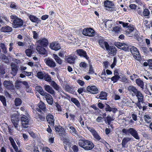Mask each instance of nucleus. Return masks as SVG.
<instances>
[{
	"label": "nucleus",
	"instance_id": "1",
	"mask_svg": "<svg viewBox=\"0 0 152 152\" xmlns=\"http://www.w3.org/2000/svg\"><path fill=\"white\" fill-rule=\"evenodd\" d=\"M78 145L86 150H91L94 146L92 142L85 139L80 140L78 142Z\"/></svg>",
	"mask_w": 152,
	"mask_h": 152
},
{
	"label": "nucleus",
	"instance_id": "2",
	"mask_svg": "<svg viewBox=\"0 0 152 152\" xmlns=\"http://www.w3.org/2000/svg\"><path fill=\"white\" fill-rule=\"evenodd\" d=\"M10 17L11 19L14 20L12 23L13 28H16L23 26V23L21 19L15 15H11Z\"/></svg>",
	"mask_w": 152,
	"mask_h": 152
},
{
	"label": "nucleus",
	"instance_id": "3",
	"mask_svg": "<svg viewBox=\"0 0 152 152\" xmlns=\"http://www.w3.org/2000/svg\"><path fill=\"white\" fill-rule=\"evenodd\" d=\"M129 50L135 59L137 60L140 59L141 57L139 51L134 46L132 47H130Z\"/></svg>",
	"mask_w": 152,
	"mask_h": 152
},
{
	"label": "nucleus",
	"instance_id": "4",
	"mask_svg": "<svg viewBox=\"0 0 152 152\" xmlns=\"http://www.w3.org/2000/svg\"><path fill=\"white\" fill-rule=\"evenodd\" d=\"M83 34L85 36L93 37L95 35V31L91 28H84L83 31Z\"/></svg>",
	"mask_w": 152,
	"mask_h": 152
},
{
	"label": "nucleus",
	"instance_id": "5",
	"mask_svg": "<svg viewBox=\"0 0 152 152\" xmlns=\"http://www.w3.org/2000/svg\"><path fill=\"white\" fill-rule=\"evenodd\" d=\"M127 29L126 31V34L129 37H132L133 34V32H135V34L134 35L136 36L137 35V32L136 30L134 29V28L132 26H129L127 28Z\"/></svg>",
	"mask_w": 152,
	"mask_h": 152
},
{
	"label": "nucleus",
	"instance_id": "6",
	"mask_svg": "<svg viewBox=\"0 0 152 152\" xmlns=\"http://www.w3.org/2000/svg\"><path fill=\"white\" fill-rule=\"evenodd\" d=\"M22 126L23 128L26 129L28 127L29 120L28 118L25 115H23L20 118Z\"/></svg>",
	"mask_w": 152,
	"mask_h": 152
},
{
	"label": "nucleus",
	"instance_id": "7",
	"mask_svg": "<svg viewBox=\"0 0 152 152\" xmlns=\"http://www.w3.org/2000/svg\"><path fill=\"white\" fill-rule=\"evenodd\" d=\"M39 45L44 47H46L49 44L48 39L45 38L41 37L37 42Z\"/></svg>",
	"mask_w": 152,
	"mask_h": 152
},
{
	"label": "nucleus",
	"instance_id": "8",
	"mask_svg": "<svg viewBox=\"0 0 152 152\" xmlns=\"http://www.w3.org/2000/svg\"><path fill=\"white\" fill-rule=\"evenodd\" d=\"M45 61L46 65L50 67H54L56 66L55 62L53 59L51 58H45Z\"/></svg>",
	"mask_w": 152,
	"mask_h": 152
},
{
	"label": "nucleus",
	"instance_id": "9",
	"mask_svg": "<svg viewBox=\"0 0 152 152\" xmlns=\"http://www.w3.org/2000/svg\"><path fill=\"white\" fill-rule=\"evenodd\" d=\"M86 90L88 92L94 94H97L99 92L97 88L94 86H88Z\"/></svg>",
	"mask_w": 152,
	"mask_h": 152
},
{
	"label": "nucleus",
	"instance_id": "10",
	"mask_svg": "<svg viewBox=\"0 0 152 152\" xmlns=\"http://www.w3.org/2000/svg\"><path fill=\"white\" fill-rule=\"evenodd\" d=\"M3 84L4 86L8 89L13 90L14 89V86L10 80L4 81Z\"/></svg>",
	"mask_w": 152,
	"mask_h": 152
},
{
	"label": "nucleus",
	"instance_id": "11",
	"mask_svg": "<svg viewBox=\"0 0 152 152\" xmlns=\"http://www.w3.org/2000/svg\"><path fill=\"white\" fill-rule=\"evenodd\" d=\"M38 108L36 109L37 111L39 112H42V111L45 112L46 110V107L45 104L40 101L38 104Z\"/></svg>",
	"mask_w": 152,
	"mask_h": 152
},
{
	"label": "nucleus",
	"instance_id": "12",
	"mask_svg": "<svg viewBox=\"0 0 152 152\" xmlns=\"http://www.w3.org/2000/svg\"><path fill=\"white\" fill-rule=\"evenodd\" d=\"M129 133L137 140L140 139L138 132L136 130L133 128H129Z\"/></svg>",
	"mask_w": 152,
	"mask_h": 152
},
{
	"label": "nucleus",
	"instance_id": "13",
	"mask_svg": "<svg viewBox=\"0 0 152 152\" xmlns=\"http://www.w3.org/2000/svg\"><path fill=\"white\" fill-rule=\"evenodd\" d=\"M36 50L40 54L42 55H47V51L44 47L41 46L37 45V46Z\"/></svg>",
	"mask_w": 152,
	"mask_h": 152
},
{
	"label": "nucleus",
	"instance_id": "14",
	"mask_svg": "<svg viewBox=\"0 0 152 152\" xmlns=\"http://www.w3.org/2000/svg\"><path fill=\"white\" fill-rule=\"evenodd\" d=\"M50 48L55 50L56 51L61 48L60 46L57 42H52L50 44Z\"/></svg>",
	"mask_w": 152,
	"mask_h": 152
},
{
	"label": "nucleus",
	"instance_id": "15",
	"mask_svg": "<svg viewBox=\"0 0 152 152\" xmlns=\"http://www.w3.org/2000/svg\"><path fill=\"white\" fill-rule=\"evenodd\" d=\"M44 96L50 105H52L53 103V99L52 96L50 94L46 93Z\"/></svg>",
	"mask_w": 152,
	"mask_h": 152
},
{
	"label": "nucleus",
	"instance_id": "16",
	"mask_svg": "<svg viewBox=\"0 0 152 152\" xmlns=\"http://www.w3.org/2000/svg\"><path fill=\"white\" fill-rule=\"evenodd\" d=\"M77 54L80 56H83L87 60H88L89 57L87 56L86 52L83 49H79L77 50Z\"/></svg>",
	"mask_w": 152,
	"mask_h": 152
},
{
	"label": "nucleus",
	"instance_id": "17",
	"mask_svg": "<svg viewBox=\"0 0 152 152\" xmlns=\"http://www.w3.org/2000/svg\"><path fill=\"white\" fill-rule=\"evenodd\" d=\"M107 47L108 49L106 50L108 51L109 53L113 55L116 54L117 50L115 47L112 46H110L109 45V46Z\"/></svg>",
	"mask_w": 152,
	"mask_h": 152
},
{
	"label": "nucleus",
	"instance_id": "18",
	"mask_svg": "<svg viewBox=\"0 0 152 152\" xmlns=\"http://www.w3.org/2000/svg\"><path fill=\"white\" fill-rule=\"evenodd\" d=\"M47 121L50 126H53L54 124L53 117L52 115H48L46 117Z\"/></svg>",
	"mask_w": 152,
	"mask_h": 152
},
{
	"label": "nucleus",
	"instance_id": "19",
	"mask_svg": "<svg viewBox=\"0 0 152 152\" xmlns=\"http://www.w3.org/2000/svg\"><path fill=\"white\" fill-rule=\"evenodd\" d=\"M132 139L133 138L132 137H124L121 143L122 147L124 148H125L126 147V145L127 142L129 141H131Z\"/></svg>",
	"mask_w": 152,
	"mask_h": 152
},
{
	"label": "nucleus",
	"instance_id": "20",
	"mask_svg": "<svg viewBox=\"0 0 152 152\" xmlns=\"http://www.w3.org/2000/svg\"><path fill=\"white\" fill-rule=\"evenodd\" d=\"M99 43L100 46L104 49V47L106 49H108L107 47L109 46L108 43L102 39H100L99 41Z\"/></svg>",
	"mask_w": 152,
	"mask_h": 152
},
{
	"label": "nucleus",
	"instance_id": "21",
	"mask_svg": "<svg viewBox=\"0 0 152 152\" xmlns=\"http://www.w3.org/2000/svg\"><path fill=\"white\" fill-rule=\"evenodd\" d=\"M1 31L4 32H10L12 31L11 27L8 26H6L2 27L1 28Z\"/></svg>",
	"mask_w": 152,
	"mask_h": 152
},
{
	"label": "nucleus",
	"instance_id": "22",
	"mask_svg": "<svg viewBox=\"0 0 152 152\" xmlns=\"http://www.w3.org/2000/svg\"><path fill=\"white\" fill-rule=\"evenodd\" d=\"M45 90L49 93L53 94L55 93L54 91L49 85H45L44 86Z\"/></svg>",
	"mask_w": 152,
	"mask_h": 152
},
{
	"label": "nucleus",
	"instance_id": "23",
	"mask_svg": "<svg viewBox=\"0 0 152 152\" xmlns=\"http://www.w3.org/2000/svg\"><path fill=\"white\" fill-rule=\"evenodd\" d=\"M29 18L31 21L33 22L38 23L41 21V20H40L36 16L33 15H30Z\"/></svg>",
	"mask_w": 152,
	"mask_h": 152
},
{
	"label": "nucleus",
	"instance_id": "24",
	"mask_svg": "<svg viewBox=\"0 0 152 152\" xmlns=\"http://www.w3.org/2000/svg\"><path fill=\"white\" fill-rule=\"evenodd\" d=\"M51 85L56 90L58 91V92L61 91V88L54 81H51Z\"/></svg>",
	"mask_w": 152,
	"mask_h": 152
},
{
	"label": "nucleus",
	"instance_id": "25",
	"mask_svg": "<svg viewBox=\"0 0 152 152\" xmlns=\"http://www.w3.org/2000/svg\"><path fill=\"white\" fill-rule=\"evenodd\" d=\"M135 94L136 95V96L137 97L138 100H139V101H143V97L142 95V94L141 93V92L138 91L136 93H135Z\"/></svg>",
	"mask_w": 152,
	"mask_h": 152
},
{
	"label": "nucleus",
	"instance_id": "26",
	"mask_svg": "<svg viewBox=\"0 0 152 152\" xmlns=\"http://www.w3.org/2000/svg\"><path fill=\"white\" fill-rule=\"evenodd\" d=\"M36 90L42 95L44 96L46 92H45L42 88L40 86H37L36 87Z\"/></svg>",
	"mask_w": 152,
	"mask_h": 152
},
{
	"label": "nucleus",
	"instance_id": "27",
	"mask_svg": "<svg viewBox=\"0 0 152 152\" xmlns=\"http://www.w3.org/2000/svg\"><path fill=\"white\" fill-rule=\"evenodd\" d=\"M136 82L137 85L140 86L142 90L144 89V83L142 80L139 79H137L136 80Z\"/></svg>",
	"mask_w": 152,
	"mask_h": 152
},
{
	"label": "nucleus",
	"instance_id": "28",
	"mask_svg": "<svg viewBox=\"0 0 152 152\" xmlns=\"http://www.w3.org/2000/svg\"><path fill=\"white\" fill-rule=\"evenodd\" d=\"M104 4L105 7L108 8H110L112 6H113V2L109 0L105 1Z\"/></svg>",
	"mask_w": 152,
	"mask_h": 152
},
{
	"label": "nucleus",
	"instance_id": "29",
	"mask_svg": "<svg viewBox=\"0 0 152 152\" xmlns=\"http://www.w3.org/2000/svg\"><path fill=\"white\" fill-rule=\"evenodd\" d=\"M98 96H97V98L98 99H105L107 97V94L105 92L102 91L98 97Z\"/></svg>",
	"mask_w": 152,
	"mask_h": 152
},
{
	"label": "nucleus",
	"instance_id": "30",
	"mask_svg": "<svg viewBox=\"0 0 152 152\" xmlns=\"http://www.w3.org/2000/svg\"><path fill=\"white\" fill-rule=\"evenodd\" d=\"M128 90L131 93L132 92H133L134 94L136 93V92L138 91L135 87L132 86H129L128 87Z\"/></svg>",
	"mask_w": 152,
	"mask_h": 152
},
{
	"label": "nucleus",
	"instance_id": "31",
	"mask_svg": "<svg viewBox=\"0 0 152 152\" xmlns=\"http://www.w3.org/2000/svg\"><path fill=\"white\" fill-rule=\"evenodd\" d=\"M19 121V116L16 114L12 115L11 117V121L12 122H18Z\"/></svg>",
	"mask_w": 152,
	"mask_h": 152
},
{
	"label": "nucleus",
	"instance_id": "32",
	"mask_svg": "<svg viewBox=\"0 0 152 152\" xmlns=\"http://www.w3.org/2000/svg\"><path fill=\"white\" fill-rule=\"evenodd\" d=\"M71 101L73 103L75 104V105H76L77 106V107H80V104L78 100L76 98H72L71 99Z\"/></svg>",
	"mask_w": 152,
	"mask_h": 152
},
{
	"label": "nucleus",
	"instance_id": "33",
	"mask_svg": "<svg viewBox=\"0 0 152 152\" xmlns=\"http://www.w3.org/2000/svg\"><path fill=\"white\" fill-rule=\"evenodd\" d=\"M134 1L138 5H139L141 6H143V9H144V8L146 7L144 2L142 1V0H134Z\"/></svg>",
	"mask_w": 152,
	"mask_h": 152
},
{
	"label": "nucleus",
	"instance_id": "34",
	"mask_svg": "<svg viewBox=\"0 0 152 152\" xmlns=\"http://www.w3.org/2000/svg\"><path fill=\"white\" fill-rule=\"evenodd\" d=\"M22 103V100L19 98H16L15 100V105L16 106H20Z\"/></svg>",
	"mask_w": 152,
	"mask_h": 152
},
{
	"label": "nucleus",
	"instance_id": "35",
	"mask_svg": "<svg viewBox=\"0 0 152 152\" xmlns=\"http://www.w3.org/2000/svg\"><path fill=\"white\" fill-rule=\"evenodd\" d=\"M53 56L56 62L59 64H61L62 61L61 59L56 55L53 54Z\"/></svg>",
	"mask_w": 152,
	"mask_h": 152
},
{
	"label": "nucleus",
	"instance_id": "36",
	"mask_svg": "<svg viewBox=\"0 0 152 152\" xmlns=\"http://www.w3.org/2000/svg\"><path fill=\"white\" fill-rule=\"evenodd\" d=\"M130 48V47L128 45L125 43H123L122 48H121V49L125 51H129Z\"/></svg>",
	"mask_w": 152,
	"mask_h": 152
},
{
	"label": "nucleus",
	"instance_id": "37",
	"mask_svg": "<svg viewBox=\"0 0 152 152\" xmlns=\"http://www.w3.org/2000/svg\"><path fill=\"white\" fill-rule=\"evenodd\" d=\"M120 78V77L118 75H115L112 77L111 79V80L113 82V83H115Z\"/></svg>",
	"mask_w": 152,
	"mask_h": 152
},
{
	"label": "nucleus",
	"instance_id": "38",
	"mask_svg": "<svg viewBox=\"0 0 152 152\" xmlns=\"http://www.w3.org/2000/svg\"><path fill=\"white\" fill-rule=\"evenodd\" d=\"M75 58L73 56H70L68 57L66 60L67 62L69 63H73L75 60Z\"/></svg>",
	"mask_w": 152,
	"mask_h": 152
},
{
	"label": "nucleus",
	"instance_id": "39",
	"mask_svg": "<svg viewBox=\"0 0 152 152\" xmlns=\"http://www.w3.org/2000/svg\"><path fill=\"white\" fill-rule=\"evenodd\" d=\"M65 88L66 90L69 93L72 94H74V91L73 90V89L69 85H66L65 86Z\"/></svg>",
	"mask_w": 152,
	"mask_h": 152
},
{
	"label": "nucleus",
	"instance_id": "40",
	"mask_svg": "<svg viewBox=\"0 0 152 152\" xmlns=\"http://www.w3.org/2000/svg\"><path fill=\"white\" fill-rule=\"evenodd\" d=\"M0 47L2 49L3 52L5 54H6L7 52V48L4 43L0 44Z\"/></svg>",
	"mask_w": 152,
	"mask_h": 152
},
{
	"label": "nucleus",
	"instance_id": "41",
	"mask_svg": "<svg viewBox=\"0 0 152 152\" xmlns=\"http://www.w3.org/2000/svg\"><path fill=\"white\" fill-rule=\"evenodd\" d=\"M107 124L108 125H109L110 124L111 122L114 120L113 117L110 116L109 115H108L106 118Z\"/></svg>",
	"mask_w": 152,
	"mask_h": 152
},
{
	"label": "nucleus",
	"instance_id": "42",
	"mask_svg": "<svg viewBox=\"0 0 152 152\" xmlns=\"http://www.w3.org/2000/svg\"><path fill=\"white\" fill-rule=\"evenodd\" d=\"M45 75V73L43 72H39L37 74V77L40 79H43Z\"/></svg>",
	"mask_w": 152,
	"mask_h": 152
},
{
	"label": "nucleus",
	"instance_id": "43",
	"mask_svg": "<svg viewBox=\"0 0 152 152\" xmlns=\"http://www.w3.org/2000/svg\"><path fill=\"white\" fill-rule=\"evenodd\" d=\"M0 100L1 102L4 107L7 106L5 98L3 96H0Z\"/></svg>",
	"mask_w": 152,
	"mask_h": 152
},
{
	"label": "nucleus",
	"instance_id": "44",
	"mask_svg": "<svg viewBox=\"0 0 152 152\" xmlns=\"http://www.w3.org/2000/svg\"><path fill=\"white\" fill-rule=\"evenodd\" d=\"M113 30L115 33H118L121 31V26H115L113 28Z\"/></svg>",
	"mask_w": 152,
	"mask_h": 152
},
{
	"label": "nucleus",
	"instance_id": "45",
	"mask_svg": "<svg viewBox=\"0 0 152 152\" xmlns=\"http://www.w3.org/2000/svg\"><path fill=\"white\" fill-rule=\"evenodd\" d=\"M44 79L46 81L48 82H51V77L48 74H45V75L44 77Z\"/></svg>",
	"mask_w": 152,
	"mask_h": 152
},
{
	"label": "nucleus",
	"instance_id": "46",
	"mask_svg": "<svg viewBox=\"0 0 152 152\" xmlns=\"http://www.w3.org/2000/svg\"><path fill=\"white\" fill-rule=\"evenodd\" d=\"M11 69V74L13 76H15L16 75L17 73V72L18 70V68H12V69Z\"/></svg>",
	"mask_w": 152,
	"mask_h": 152
},
{
	"label": "nucleus",
	"instance_id": "47",
	"mask_svg": "<svg viewBox=\"0 0 152 152\" xmlns=\"http://www.w3.org/2000/svg\"><path fill=\"white\" fill-rule=\"evenodd\" d=\"M144 118L145 122L147 123H149L151 122V117L148 115H146L144 116Z\"/></svg>",
	"mask_w": 152,
	"mask_h": 152
},
{
	"label": "nucleus",
	"instance_id": "48",
	"mask_svg": "<svg viewBox=\"0 0 152 152\" xmlns=\"http://www.w3.org/2000/svg\"><path fill=\"white\" fill-rule=\"evenodd\" d=\"M141 50L145 54H148L149 51L148 50V48L145 47H141L140 48Z\"/></svg>",
	"mask_w": 152,
	"mask_h": 152
},
{
	"label": "nucleus",
	"instance_id": "49",
	"mask_svg": "<svg viewBox=\"0 0 152 152\" xmlns=\"http://www.w3.org/2000/svg\"><path fill=\"white\" fill-rule=\"evenodd\" d=\"M145 8V9L144 10L143 13L144 16H148L150 14V12L148 9Z\"/></svg>",
	"mask_w": 152,
	"mask_h": 152
},
{
	"label": "nucleus",
	"instance_id": "50",
	"mask_svg": "<svg viewBox=\"0 0 152 152\" xmlns=\"http://www.w3.org/2000/svg\"><path fill=\"white\" fill-rule=\"evenodd\" d=\"M70 129L69 131L72 134H77V131L76 130L75 128L73 126L70 127L69 128Z\"/></svg>",
	"mask_w": 152,
	"mask_h": 152
},
{
	"label": "nucleus",
	"instance_id": "51",
	"mask_svg": "<svg viewBox=\"0 0 152 152\" xmlns=\"http://www.w3.org/2000/svg\"><path fill=\"white\" fill-rule=\"evenodd\" d=\"M120 80L123 82L127 83L128 82V80L125 76H122L120 77Z\"/></svg>",
	"mask_w": 152,
	"mask_h": 152
},
{
	"label": "nucleus",
	"instance_id": "52",
	"mask_svg": "<svg viewBox=\"0 0 152 152\" xmlns=\"http://www.w3.org/2000/svg\"><path fill=\"white\" fill-rule=\"evenodd\" d=\"M93 135L94 137L97 140H99L101 139V137L97 133V132H96Z\"/></svg>",
	"mask_w": 152,
	"mask_h": 152
},
{
	"label": "nucleus",
	"instance_id": "53",
	"mask_svg": "<svg viewBox=\"0 0 152 152\" xmlns=\"http://www.w3.org/2000/svg\"><path fill=\"white\" fill-rule=\"evenodd\" d=\"M55 129L56 131L58 132L63 131L64 130L61 127L57 126L55 127Z\"/></svg>",
	"mask_w": 152,
	"mask_h": 152
},
{
	"label": "nucleus",
	"instance_id": "54",
	"mask_svg": "<svg viewBox=\"0 0 152 152\" xmlns=\"http://www.w3.org/2000/svg\"><path fill=\"white\" fill-rule=\"evenodd\" d=\"M25 53L28 56L30 57L32 53L31 50L30 49H27L26 50Z\"/></svg>",
	"mask_w": 152,
	"mask_h": 152
},
{
	"label": "nucleus",
	"instance_id": "55",
	"mask_svg": "<svg viewBox=\"0 0 152 152\" xmlns=\"http://www.w3.org/2000/svg\"><path fill=\"white\" fill-rule=\"evenodd\" d=\"M105 110L106 111L111 112V108L108 104H105Z\"/></svg>",
	"mask_w": 152,
	"mask_h": 152
},
{
	"label": "nucleus",
	"instance_id": "56",
	"mask_svg": "<svg viewBox=\"0 0 152 152\" xmlns=\"http://www.w3.org/2000/svg\"><path fill=\"white\" fill-rule=\"evenodd\" d=\"M119 24H122L123 27H126V28L129 26V23H124L122 21H119Z\"/></svg>",
	"mask_w": 152,
	"mask_h": 152
},
{
	"label": "nucleus",
	"instance_id": "57",
	"mask_svg": "<svg viewBox=\"0 0 152 152\" xmlns=\"http://www.w3.org/2000/svg\"><path fill=\"white\" fill-rule=\"evenodd\" d=\"M72 148L74 152H78L79 151L78 147L76 145H74L72 146Z\"/></svg>",
	"mask_w": 152,
	"mask_h": 152
},
{
	"label": "nucleus",
	"instance_id": "58",
	"mask_svg": "<svg viewBox=\"0 0 152 152\" xmlns=\"http://www.w3.org/2000/svg\"><path fill=\"white\" fill-rule=\"evenodd\" d=\"M20 81L19 80H17L15 82V87L17 88V89H19L20 88V83H20L19 82H20Z\"/></svg>",
	"mask_w": 152,
	"mask_h": 152
},
{
	"label": "nucleus",
	"instance_id": "59",
	"mask_svg": "<svg viewBox=\"0 0 152 152\" xmlns=\"http://www.w3.org/2000/svg\"><path fill=\"white\" fill-rule=\"evenodd\" d=\"M38 118L41 121H44L45 120V117L44 116L38 114Z\"/></svg>",
	"mask_w": 152,
	"mask_h": 152
},
{
	"label": "nucleus",
	"instance_id": "60",
	"mask_svg": "<svg viewBox=\"0 0 152 152\" xmlns=\"http://www.w3.org/2000/svg\"><path fill=\"white\" fill-rule=\"evenodd\" d=\"M129 129H122V132L124 133L125 134H128L129 133Z\"/></svg>",
	"mask_w": 152,
	"mask_h": 152
},
{
	"label": "nucleus",
	"instance_id": "61",
	"mask_svg": "<svg viewBox=\"0 0 152 152\" xmlns=\"http://www.w3.org/2000/svg\"><path fill=\"white\" fill-rule=\"evenodd\" d=\"M123 43H120L119 42H116L115 44V45L118 48L121 49L122 48V46Z\"/></svg>",
	"mask_w": 152,
	"mask_h": 152
},
{
	"label": "nucleus",
	"instance_id": "62",
	"mask_svg": "<svg viewBox=\"0 0 152 152\" xmlns=\"http://www.w3.org/2000/svg\"><path fill=\"white\" fill-rule=\"evenodd\" d=\"M9 140L10 141L12 146H13L16 144L13 139L12 137H10L9 138Z\"/></svg>",
	"mask_w": 152,
	"mask_h": 152
},
{
	"label": "nucleus",
	"instance_id": "63",
	"mask_svg": "<svg viewBox=\"0 0 152 152\" xmlns=\"http://www.w3.org/2000/svg\"><path fill=\"white\" fill-rule=\"evenodd\" d=\"M5 73L4 69L3 67H0V76L3 75L5 74Z\"/></svg>",
	"mask_w": 152,
	"mask_h": 152
},
{
	"label": "nucleus",
	"instance_id": "64",
	"mask_svg": "<svg viewBox=\"0 0 152 152\" xmlns=\"http://www.w3.org/2000/svg\"><path fill=\"white\" fill-rule=\"evenodd\" d=\"M12 146L16 152H21L20 150H18V147L16 145V144Z\"/></svg>",
	"mask_w": 152,
	"mask_h": 152
}]
</instances>
